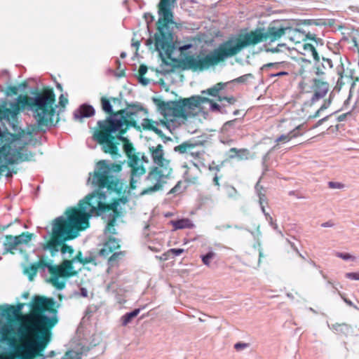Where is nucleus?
Masks as SVG:
<instances>
[{
  "label": "nucleus",
  "mask_w": 359,
  "mask_h": 359,
  "mask_svg": "<svg viewBox=\"0 0 359 359\" xmlns=\"http://www.w3.org/2000/svg\"><path fill=\"white\" fill-rule=\"evenodd\" d=\"M134 153H135L136 155H138V156H139V161H140V165H141L144 168V166H143V165H142V163L141 162V160H142V161H143V162L148 163V162H149V160H148L147 157V156H144V154H142V155H141V159H140V153H135V149H134Z\"/></svg>",
  "instance_id": "nucleus-55"
},
{
  "label": "nucleus",
  "mask_w": 359,
  "mask_h": 359,
  "mask_svg": "<svg viewBox=\"0 0 359 359\" xmlns=\"http://www.w3.org/2000/svg\"><path fill=\"white\" fill-rule=\"evenodd\" d=\"M303 127V124L299 125L294 130L289 132L290 139L295 138L297 137L302 135L303 133H301V130H302Z\"/></svg>",
  "instance_id": "nucleus-41"
},
{
  "label": "nucleus",
  "mask_w": 359,
  "mask_h": 359,
  "mask_svg": "<svg viewBox=\"0 0 359 359\" xmlns=\"http://www.w3.org/2000/svg\"><path fill=\"white\" fill-rule=\"evenodd\" d=\"M171 0H161L158 4L159 18L157 21L158 32L155 34V46L160 55L164 53L170 57L174 49L172 34L169 30L168 24L172 23L173 15L170 8ZM175 0H172L174 3Z\"/></svg>",
  "instance_id": "nucleus-9"
},
{
  "label": "nucleus",
  "mask_w": 359,
  "mask_h": 359,
  "mask_svg": "<svg viewBox=\"0 0 359 359\" xmlns=\"http://www.w3.org/2000/svg\"><path fill=\"white\" fill-rule=\"evenodd\" d=\"M35 263L37 272L45 273L46 270L50 274V283L57 290H62L65 287L66 278L76 276L77 272L72 267V261H63L60 265L52 264L42 257Z\"/></svg>",
  "instance_id": "nucleus-10"
},
{
  "label": "nucleus",
  "mask_w": 359,
  "mask_h": 359,
  "mask_svg": "<svg viewBox=\"0 0 359 359\" xmlns=\"http://www.w3.org/2000/svg\"><path fill=\"white\" fill-rule=\"evenodd\" d=\"M56 302L52 298L36 296L30 304L32 312L27 317V331L34 339L25 342L17 351L19 359H33L43 351L51 339V329L58 323Z\"/></svg>",
  "instance_id": "nucleus-2"
},
{
  "label": "nucleus",
  "mask_w": 359,
  "mask_h": 359,
  "mask_svg": "<svg viewBox=\"0 0 359 359\" xmlns=\"http://www.w3.org/2000/svg\"><path fill=\"white\" fill-rule=\"evenodd\" d=\"M0 315L5 317L9 321L13 320L17 317L13 311V306L6 305L4 308L0 307Z\"/></svg>",
  "instance_id": "nucleus-27"
},
{
  "label": "nucleus",
  "mask_w": 359,
  "mask_h": 359,
  "mask_svg": "<svg viewBox=\"0 0 359 359\" xmlns=\"http://www.w3.org/2000/svg\"><path fill=\"white\" fill-rule=\"evenodd\" d=\"M288 74V72H285V71H279L278 72H274V73H270L269 74V76L271 77V78H273V77H276V76H286Z\"/></svg>",
  "instance_id": "nucleus-54"
},
{
  "label": "nucleus",
  "mask_w": 359,
  "mask_h": 359,
  "mask_svg": "<svg viewBox=\"0 0 359 359\" xmlns=\"http://www.w3.org/2000/svg\"><path fill=\"white\" fill-rule=\"evenodd\" d=\"M246 46L247 34H243L242 37L231 38L207 54L200 52L198 55L185 56L180 65L183 69L203 72L236 55Z\"/></svg>",
  "instance_id": "nucleus-4"
},
{
  "label": "nucleus",
  "mask_w": 359,
  "mask_h": 359,
  "mask_svg": "<svg viewBox=\"0 0 359 359\" xmlns=\"http://www.w3.org/2000/svg\"><path fill=\"white\" fill-rule=\"evenodd\" d=\"M228 83H218L213 86L212 87L207 89L206 90H203V93H207L209 95L213 97H217L218 101L223 102L226 101L228 104H231L234 103L235 98L233 97H226L222 95L221 91L224 89V88L227 85Z\"/></svg>",
  "instance_id": "nucleus-17"
},
{
  "label": "nucleus",
  "mask_w": 359,
  "mask_h": 359,
  "mask_svg": "<svg viewBox=\"0 0 359 359\" xmlns=\"http://www.w3.org/2000/svg\"><path fill=\"white\" fill-rule=\"evenodd\" d=\"M140 312V309H135L131 312L126 313L121 317V324L126 326L132 320L135 318Z\"/></svg>",
  "instance_id": "nucleus-30"
},
{
  "label": "nucleus",
  "mask_w": 359,
  "mask_h": 359,
  "mask_svg": "<svg viewBox=\"0 0 359 359\" xmlns=\"http://www.w3.org/2000/svg\"><path fill=\"white\" fill-rule=\"evenodd\" d=\"M32 93L33 97L20 95L13 102L4 101L0 105V120L8 123L14 121L21 108L27 107L33 112L39 126L50 123L55 115V95L53 89L47 88L42 92Z\"/></svg>",
  "instance_id": "nucleus-3"
},
{
  "label": "nucleus",
  "mask_w": 359,
  "mask_h": 359,
  "mask_svg": "<svg viewBox=\"0 0 359 359\" xmlns=\"http://www.w3.org/2000/svg\"><path fill=\"white\" fill-rule=\"evenodd\" d=\"M23 306H24V304L22 303L18 304L16 306H13V311H15L16 316H19Z\"/></svg>",
  "instance_id": "nucleus-56"
},
{
  "label": "nucleus",
  "mask_w": 359,
  "mask_h": 359,
  "mask_svg": "<svg viewBox=\"0 0 359 359\" xmlns=\"http://www.w3.org/2000/svg\"><path fill=\"white\" fill-rule=\"evenodd\" d=\"M71 226L69 219L64 215L53 219L51 231H48L47 234L43 236L45 242L40 244L43 250L49 251L52 256L61 251L63 255L69 254V257H71L74 250L65 242L75 238L80 231L70 230Z\"/></svg>",
  "instance_id": "nucleus-6"
},
{
  "label": "nucleus",
  "mask_w": 359,
  "mask_h": 359,
  "mask_svg": "<svg viewBox=\"0 0 359 359\" xmlns=\"http://www.w3.org/2000/svg\"><path fill=\"white\" fill-rule=\"evenodd\" d=\"M264 47L265 48V51L267 52V53H280V52H283V48H284L285 50H287V47H286V45L285 43H278L276 47H268L265 45H264Z\"/></svg>",
  "instance_id": "nucleus-36"
},
{
  "label": "nucleus",
  "mask_w": 359,
  "mask_h": 359,
  "mask_svg": "<svg viewBox=\"0 0 359 359\" xmlns=\"http://www.w3.org/2000/svg\"><path fill=\"white\" fill-rule=\"evenodd\" d=\"M144 18L147 24L151 22L154 20V16L149 13H144Z\"/></svg>",
  "instance_id": "nucleus-60"
},
{
  "label": "nucleus",
  "mask_w": 359,
  "mask_h": 359,
  "mask_svg": "<svg viewBox=\"0 0 359 359\" xmlns=\"http://www.w3.org/2000/svg\"><path fill=\"white\" fill-rule=\"evenodd\" d=\"M183 189H182V182L179 181L174 187H172L170 191L168 193V194H179L182 193Z\"/></svg>",
  "instance_id": "nucleus-43"
},
{
  "label": "nucleus",
  "mask_w": 359,
  "mask_h": 359,
  "mask_svg": "<svg viewBox=\"0 0 359 359\" xmlns=\"http://www.w3.org/2000/svg\"><path fill=\"white\" fill-rule=\"evenodd\" d=\"M170 252L175 256H179L184 252V250L181 248H172L170 250Z\"/></svg>",
  "instance_id": "nucleus-58"
},
{
  "label": "nucleus",
  "mask_w": 359,
  "mask_h": 359,
  "mask_svg": "<svg viewBox=\"0 0 359 359\" xmlns=\"http://www.w3.org/2000/svg\"><path fill=\"white\" fill-rule=\"evenodd\" d=\"M149 151L151 154L153 163L161 169L171 168L170 166V161L164 157L163 147L159 144L157 146L149 147Z\"/></svg>",
  "instance_id": "nucleus-15"
},
{
  "label": "nucleus",
  "mask_w": 359,
  "mask_h": 359,
  "mask_svg": "<svg viewBox=\"0 0 359 359\" xmlns=\"http://www.w3.org/2000/svg\"><path fill=\"white\" fill-rule=\"evenodd\" d=\"M327 285H330L332 286V292L333 294H336V293L338 294V292H339L338 288L337 287V286L331 280H327Z\"/></svg>",
  "instance_id": "nucleus-61"
},
{
  "label": "nucleus",
  "mask_w": 359,
  "mask_h": 359,
  "mask_svg": "<svg viewBox=\"0 0 359 359\" xmlns=\"http://www.w3.org/2000/svg\"><path fill=\"white\" fill-rule=\"evenodd\" d=\"M336 56L338 57L337 54ZM339 59L340 64L336 68L337 73L339 76L337 81V84H339L341 82V80L343 79L344 74V65L343 63V57L341 56H339Z\"/></svg>",
  "instance_id": "nucleus-37"
},
{
  "label": "nucleus",
  "mask_w": 359,
  "mask_h": 359,
  "mask_svg": "<svg viewBox=\"0 0 359 359\" xmlns=\"http://www.w3.org/2000/svg\"><path fill=\"white\" fill-rule=\"evenodd\" d=\"M237 122H238V121L236 119L226 122L223 126V130H227L229 128L233 127L234 126V124L236 123Z\"/></svg>",
  "instance_id": "nucleus-57"
},
{
  "label": "nucleus",
  "mask_w": 359,
  "mask_h": 359,
  "mask_svg": "<svg viewBox=\"0 0 359 359\" xmlns=\"http://www.w3.org/2000/svg\"><path fill=\"white\" fill-rule=\"evenodd\" d=\"M338 294L340 296V297L344 300V302L348 306H353L355 309H358V307L348 299L345 297L344 294L341 293V292H338Z\"/></svg>",
  "instance_id": "nucleus-47"
},
{
  "label": "nucleus",
  "mask_w": 359,
  "mask_h": 359,
  "mask_svg": "<svg viewBox=\"0 0 359 359\" xmlns=\"http://www.w3.org/2000/svg\"><path fill=\"white\" fill-rule=\"evenodd\" d=\"M108 216V222L105 228V233L109 234H116L115 224L116 219L123 215V209L121 207H117L111 212L105 214Z\"/></svg>",
  "instance_id": "nucleus-18"
},
{
  "label": "nucleus",
  "mask_w": 359,
  "mask_h": 359,
  "mask_svg": "<svg viewBox=\"0 0 359 359\" xmlns=\"http://www.w3.org/2000/svg\"><path fill=\"white\" fill-rule=\"evenodd\" d=\"M59 103L61 106L65 107L68 103V100L61 95L59 97Z\"/></svg>",
  "instance_id": "nucleus-62"
},
{
  "label": "nucleus",
  "mask_w": 359,
  "mask_h": 359,
  "mask_svg": "<svg viewBox=\"0 0 359 359\" xmlns=\"http://www.w3.org/2000/svg\"><path fill=\"white\" fill-rule=\"evenodd\" d=\"M170 222L175 229H182L192 226L191 222L189 219H181L175 221H171Z\"/></svg>",
  "instance_id": "nucleus-28"
},
{
  "label": "nucleus",
  "mask_w": 359,
  "mask_h": 359,
  "mask_svg": "<svg viewBox=\"0 0 359 359\" xmlns=\"http://www.w3.org/2000/svg\"><path fill=\"white\" fill-rule=\"evenodd\" d=\"M123 124L121 120L107 117L97 121V127L93 134V139L102 147V151L110 154L113 158L120 156L117 135H121Z\"/></svg>",
  "instance_id": "nucleus-8"
},
{
  "label": "nucleus",
  "mask_w": 359,
  "mask_h": 359,
  "mask_svg": "<svg viewBox=\"0 0 359 359\" xmlns=\"http://www.w3.org/2000/svg\"><path fill=\"white\" fill-rule=\"evenodd\" d=\"M255 191L256 194L259 197V203L261 210H262V212L264 213V215H265L266 219L269 221L270 219V217H271L268 212H266L265 208L264 205V202H265L266 199V196H265L266 191H265L264 188L259 184V180L256 183V184L255 186Z\"/></svg>",
  "instance_id": "nucleus-23"
},
{
  "label": "nucleus",
  "mask_w": 359,
  "mask_h": 359,
  "mask_svg": "<svg viewBox=\"0 0 359 359\" xmlns=\"http://www.w3.org/2000/svg\"><path fill=\"white\" fill-rule=\"evenodd\" d=\"M153 101L158 107L161 114L170 121L176 118L187 119L191 110L198 108L201 104L209 103L212 111H219L220 106L212 100L199 95L191 96L188 98H182L177 101L164 102L158 98H153Z\"/></svg>",
  "instance_id": "nucleus-7"
},
{
  "label": "nucleus",
  "mask_w": 359,
  "mask_h": 359,
  "mask_svg": "<svg viewBox=\"0 0 359 359\" xmlns=\"http://www.w3.org/2000/svg\"><path fill=\"white\" fill-rule=\"evenodd\" d=\"M300 24L306 25V26H311V25L325 26L327 25L325 22V20L323 19H305V20H302L301 21Z\"/></svg>",
  "instance_id": "nucleus-33"
},
{
  "label": "nucleus",
  "mask_w": 359,
  "mask_h": 359,
  "mask_svg": "<svg viewBox=\"0 0 359 359\" xmlns=\"http://www.w3.org/2000/svg\"><path fill=\"white\" fill-rule=\"evenodd\" d=\"M62 359H81V353L73 350L66 352Z\"/></svg>",
  "instance_id": "nucleus-39"
},
{
  "label": "nucleus",
  "mask_w": 359,
  "mask_h": 359,
  "mask_svg": "<svg viewBox=\"0 0 359 359\" xmlns=\"http://www.w3.org/2000/svg\"><path fill=\"white\" fill-rule=\"evenodd\" d=\"M290 135H289V133L286 135H281L280 137H278L276 142H288L289 140H290Z\"/></svg>",
  "instance_id": "nucleus-53"
},
{
  "label": "nucleus",
  "mask_w": 359,
  "mask_h": 359,
  "mask_svg": "<svg viewBox=\"0 0 359 359\" xmlns=\"http://www.w3.org/2000/svg\"><path fill=\"white\" fill-rule=\"evenodd\" d=\"M139 82L144 86H147L149 84V80L147 78L143 77V76H140L139 79Z\"/></svg>",
  "instance_id": "nucleus-64"
},
{
  "label": "nucleus",
  "mask_w": 359,
  "mask_h": 359,
  "mask_svg": "<svg viewBox=\"0 0 359 359\" xmlns=\"http://www.w3.org/2000/svg\"><path fill=\"white\" fill-rule=\"evenodd\" d=\"M251 235L253 237L254 239V243L252 244V247L254 249L257 250L259 252V259L257 262V266H259L261 259L262 257H264L263 249L262 248V243H261V238H262V233L259 231V226H258L255 231H250Z\"/></svg>",
  "instance_id": "nucleus-22"
},
{
  "label": "nucleus",
  "mask_w": 359,
  "mask_h": 359,
  "mask_svg": "<svg viewBox=\"0 0 359 359\" xmlns=\"http://www.w3.org/2000/svg\"><path fill=\"white\" fill-rule=\"evenodd\" d=\"M333 67L332 60L328 57L319 56V65H316V60H314L315 74L317 76H321L325 74V70L332 69Z\"/></svg>",
  "instance_id": "nucleus-21"
},
{
  "label": "nucleus",
  "mask_w": 359,
  "mask_h": 359,
  "mask_svg": "<svg viewBox=\"0 0 359 359\" xmlns=\"http://www.w3.org/2000/svg\"><path fill=\"white\" fill-rule=\"evenodd\" d=\"M336 256L337 257H339L344 260H346V261H348V260H354L355 259V257H353L351 255H350L349 253H347V252H337L336 253Z\"/></svg>",
  "instance_id": "nucleus-45"
},
{
  "label": "nucleus",
  "mask_w": 359,
  "mask_h": 359,
  "mask_svg": "<svg viewBox=\"0 0 359 359\" xmlns=\"http://www.w3.org/2000/svg\"><path fill=\"white\" fill-rule=\"evenodd\" d=\"M101 105L102 109L105 112L109 114V116L114 112L113 111L112 105L110 102V100L106 98L105 97H101Z\"/></svg>",
  "instance_id": "nucleus-34"
},
{
  "label": "nucleus",
  "mask_w": 359,
  "mask_h": 359,
  "mask_svg": "<svg viewBox=\"0 0 359 359\" xmlns=\"http://www.w3.org/2000/svg\"><path fill=\"white\" fill-rule=\"evenodd\" d=\"M95 114V109L88 104H81L74 112V118L76 120L82 121L84 118H89Z\"/></svg>",
  "instance_id": "nucleus-19"
},
{
  "label": "nucleus",
  "mask_w": 359,
  "mask_h": 359,
  "mask_svg": "<svg viewBox=\"0 0 359 359\" xmlns=\"http://www.w3.org/2000/svg\"><path fill=\"white\" fill-rule=\"evenodd\" d=\"M17 238H15L14 236L11 235H6L5 236V240L3 243L4 245V252L3 255L7 254V253H11L14 254V250H17L18 246H19V244L17 241Z\"/></svg>",
  "instance_id": "nucleus-25"
},
{
  "label": "nucleus",
  "mask_w": 359,
  "mask_h": 359,
  "mask_svg": "<svg viewBox=\"0 0 359 359\" xmlns=\"http://www.w3.org/2000/svg\"><path fill=\"white\" fill-rule=\"evenodd\" d=\"M147 72V67L144 65H141L139 67V74L140 76H144Z\"/></svg>",
  "instance_id": "nucleus-59"
},
{
  "label": "nucleus",
  "mask_w": 359,
  "mask_h": 359,
  "mask_svg": "<svg viewBox=\"0 0 359 359\" xmlns=\"http://www.w3.org/2000/svg\"><path fill=\"white\" fill-rule=\"evenodd\" d=\"M269 224L270 226L278 233L280 234L282 237L283 236V232L278 229V226L277 225L276 223H275L273 221V219L272 217H270V219L269 220Z\"/></svg>",
  "instance_id": "nucleus-51"
},
{
  "label": "nucleus",
  "mask_w": 359,
  "mask_h": 359,
  "mask_svg": "<svg viewBox=\"0 0 359 359\" xmlns=\"http://www.w3.org/2000/svg\"><path fill=\"white\" fill-rule=\"evenodd\" d=\"M18 87L15 86H9L7 87L6 94L7 96L15 95L18 93Z\"/></svg>",
  "instance_id": "nucleus-46"
},
{
  "label": "nucleus",
  "mask_w": 359,
  "mask_h": 359,
  "mask_svg": "<svg viewBox=\"0 0 359 359\" xmlns=\"http://www.w3.org/2000/svg\"><path fill=\"white\" fill-rule=\"evenodd\" d=\"M331 330L338 334H341L345 337L352 336L354 333V330L352 326L346 323H335L330 327Z\"/></svg>",
  "instance_id": "nucleus-24"
},
{
  "label": "nucleus",
  "mask_w": 359,
  "mask_h": 359,
  "mask_svg": "<svg viewBox=\"0 0 359 359\" xmlns=\"http://www.w3.org/2000/svg\"><path fill=\"white\" fill-rule=\"evenodd\" d=\"M288 29L289 27L270 25L266 30L258 29L255 32H248V52H251V49L259 42H272L280 39ZM252 53L255 54L257 52L252 50Z\"/></svg>",
  "instance_id": "nucleus-11"
},
{
  "label": "nucleus",
  "mask_w": 359,
  "mask_h": 359,
  "mask_svg": "<svg viewBox=\"0 0 359 359\" xmlns=\"http://www.w3.org/2000/svg\"><path fill=\"white\" fill-rule=\"evenodd\" d=\"M285 63L284 62H270L266 64L263 66V69H278L282 67H284Z\"/></svg>",
  "instance_id": "nucleus-42"
},
{
  "label": "nucleus",
  "mask_w": 359,
  "mask_h": 359,
  "mask_svg": "<svg viewBox=\"0 0 359 359\" xmlns=\"http://www.w3.org/2000/svg\"><path fill=\"white\" fill-rule=\"evenodd\" d=\"M159 125H163L167 128L169 127L167 123L163 120H161L160 122H158L149 118H144L142 122V127L144 130H151L154 132L156 135L163 139L164 142H165L167 140H171L170 137H165L162 130L158 128Z\"/></svg>",
  "instance_id": "nucleus-16"
},
{
  "label": "nucleus",
  "mask_w": 359,
  "mask_h": 359,
  "mask_svg": "<svg viewBox=\"0 0 359 359\" xmlns=\"http://www.w3.org/2000/svg\"><path fill=\"white\" fill-rule=\"evenodd\" d=\"M24 274L27 276L30 281L33 280L34 277L36 276L37 270L35 266V263L31 264L29 266L25 267L23 270Z\"/></svg>",
  "instance_id": "nucleus-32"
},
{
  "label": "nucleus",
  "mask_w": 359,
  "mask_h": 359,
  "mask_svg": "<svg viewBox=\"0 0 359 359\" xmlns=\"http://www.w3.org/2000/svg\"><path fill=\"white\" fill-rule=\"evenodd\" d=\"M345 277L354 280H359V273L348 272L345 274Z\"/></svg>",
  "instance_id": "nucleus-50"
},
{
  "label": "nucleus",
  "mask_w": 359,
  "mask_h": 359,
  "mask_svg": "<svg viewBox=\"0 0 359 359\" xmlns=\"http://www.w3.org/2000/svg\"><path fill=\"white\" fill-rule=\"evenodd\" d=\"M124 256V252L122 251L114 252L108 259V264L110 266L116 265L118 260Z\"/></svg>",
  "instance_id": "nucleus-35"
},
{
  "label": "nucleus",
  "mask_w": 359,
  "mask_h": 359,
  "mask_svg": "<svg viewBox=\"0 0 359 359\" xmlns=\"http://www.w3.org/2000/svg\"><path fill=\"white\" fill-rule=\"evenodd\" d=\"M142 111L147 113L142 105L132 104H128L126 109L116 111V113L108 116L115 120H121L123 123L121 130V135H117V138L124 143L123 149L128 159V165L131 168L130 186L133 189L135 188V184L145 173L146 170L140 165L138 155L134 153V147L132 143L127 137H124V135L130 128L140 130V127L137 123V118L138 113Z\"/></svg>",
  "instance_id": "nucleus-5"
},
{
  "label": "nucleus",
  "mask_w": 359,
  "mask_h": 359,
  "mask_svg": "<svg viewBox=\"0 0 359 359\" xmlns=\"http://www.w3.org/2000/svg\"><path fill=\"white\" fill-rule=\"evenodd\" d=\"M17 238L19 245L20 244H28L34 237V234L28 231L22 232L18 236H15Z\"/></svg>",
  "instance_id": "nucleus-31"
},
{
  "label": "nucleus",
  "mask_w": 359,
  "mask_h": 359,
  "mask_svg": "<svg viewBox=\"0 0 359 359\" xmlns=\"http://www.w3.org/2000/svg\"><path fill=\"white\" fill-rule=\"evenodd\" d=\"M215 257V253L212 251H210L206 255L201 256L203 263L208 266H210V260Z\"/></svg>",
  "instance_id": "nucleus-40"
},
{
  "label": "nucleus",
  "mask_w": 359,
  "mask_h": 359,
  "mask_svg": "<svg viewBox=\"0 0 359 359\" xmlns=\"http://www.w3.org/2000/svg\"><path fill=\"white\" fill-rule=\"evenodd\" d=\"M203 143L201 140H189L175 147L174 151L179 154H189L195 158H200L204 154Z\"/></svg>",
  "instance_id": "nucleus-13"
},
{
  "label": "nucleus",
  "mask_w": 359,
  "mask_h": 359,
  "mask_svg": "<svg viewBox=\"0 0 359 359\" xmlns=\"http://www.w3.org/2000/svg\"><path fill=\"white\" fill-rule=\"evenodd\" d=\"M333 97H334V95H333L332 93H331L330 94V95H329L328 99L324 100V102L320 106V110H325V109H327L330 106V104H332V100H333Z\"/></svg>",
  "instance_id": "nucleus-44"
},
{
  "label": "nucleus",
  "mask_w": 359,
  "mask_h": 359,
  "mask_svg": "<svg viewBox=\"0 0 359 359\" xmlns=\"http://www.w3.org/2000/svg\"><path fill=\"white\" fill-rule=\"evenodd\" d=\"M185 180L189 183L195 184L198 181L197 177H189V171H186L184 176Z\"/></svg>",
  "instance_id": "nucleus-49"
},
{
  "label": "nucleus",
  "mask_w": 359,
  "mask_h": 359,
  "mask_svg": "<svg viewBox=\"0 0 359 359\" xmlns=\"http://www.w3.org/2000/svg\"><path fill=\"white\" fill-rule=\"evenodd\" d=\"M303 50L302 53L303 55L311 54L314 60H316V65H319V55L313 44L309 43H304L303 44Z\"/></svg>",
  "instance_id": "nucleus-26"
},
{
  "label": "nucleus",
  "mask_w": 359,
  "mask_h": 359,
  "mask_svg": "<svg viewBox=\"0 0 359 359\" xmlns=\"http://www.w3.org/2000/svg\"><path fill=\"white\" fill-rule=\"evenodd\" d=\"M247 347V344L245 343H237L234 345V348L237 350V351H239L241 349H243Z\"/></svg>",
  "instance_id": "nucleus-63"
},
{
  "label": "nucleus",
  "mask_w": 359,
  "mask_h": 359,
  "mask_svg": "<svg viewBox=\"0 0 359 359\" xmlns=\"http://www.w3.org/2000/svg\"><path fill=\"white\" fill-rule=\"evenodd\" d=\"M330 88V85L327 81H322L321 79L313 78L311 80V89L313 91V95L310 100L305 103L309 107H312L315 103L324 98L327 94Z\"/></svg>",
  "instance_id": "nucleus-14"
},
{
  "label": "nucleus",
  "mask_w": 359,
  "mask_h": 359,
  "mask_svg": "<svg viewBox=\"0 0 359 359\" xmlns=\"http://www.w3.org/2000/svg\"><path fill=\"white\" fill-rule=\"evenodd\" d=\"M119 248V241L114 238H110L104 243L102 248L100 250V255L104 257H107L110 254L114 253V251Z\"/></svg>",
  "instance_id": "nucleus-20"
},
{
  "label": "nucleus",
  "mask_w": 359,
  "mask_h": 359,
  "mask_svg": "<svg viewBox=\"0 0 359 359\" xmlns=\"http://www.w3.org/2000/svg\"><path fill=\"white\" fill-rule=\"evenodd\" d=\"M65 261H72V267L74 269L73 264L75 262H79L83 264L90 263L93 261V258L90 257H84L82 256L81 252H79L75 257H72L71 259H65Z\"/></svg>",
  "instance_id": "nucleus-29"
},
{
  "label": "nucleus",
  "mask_w": 359,
  "mask_h": 359,
  "mask_svg": "<svg viewBox=\"0 0 359 359\" xmlns=\"http://www.w3.org/2000/svg\"><path fill=\"white\" fill-rule=\"evenodd\" d=\"M338 111H334V112H333V113L330 114V115H327V116H326L323 117V118H321V119L318 120V121L316 122V123L315 124V126H313V128H317V127L320 126V125H322L324 122L327 121L331 116H332L333 114H334L337 113Z\"/></svg>",
  "instance_id": "nucleus-48"
},
{
  "label": "nucleus",
  "mask_w": 359,
  "mask_h": 359,
  "mask_svg": "<svg viewBox=\"0 0 359 359\" xmlns=\"http://www.w3.org/2000/svg\"><path fill=\"white\" fill-rule=\"evenodd\" d=\"M122 166L116 163H109L107 160L98 161L93 173L89 174L88 184L93 191L80 201L79 208H68L65 215L69 219L70 230H85L89 226V219L93 215H102L113 209L126 204L127 196H122L107 203V194H120L123 190V183L118 177Z\"/></svg>",
  "instance_id": "nucleus-1"
},
{
  "label": "nucleus",
  "mask_w": 359,
  "mask_h": 359,
  "mask_svg": "<svg viewBox=\"0 0 359 359\" xmlns=\"http://www.w3.org/2000/svg\"><path fill=\"white\" fill-rule=\"evenodd\" d=\"M172 170V168L161 169L159 167H153L145 178L147 187L142 190V194H149L161 190Z\"/></svg>",
  "instance_id": "nucleus-12"
},
{
  "label": "nucleus",
  "mask_w": 359,
  "mask_h": 359,
  "mask_svg": "<svg viewBox=\"0 0 359 359\" xmlns=\"http://www.w3.org/2000/svg\"><path fill=\"white\" fill-rule=\"evenodd\" d=\"M328 186L331 189H341L344 187V184L337 182H329Z\"/></svg>",
  "instance_id": "nucleus-52"
},
{
  "label": "nucleus",
  "mask_w": 359,
  "mask_h": 359,
  "mask_svg": "<svg viewBox=\"0 0 359 359\" xmlns=\"http://www.w3.org/2000/svg\"><path fill=\"white\" fill-rule=\"evenodd\" d=\"M294 31L299 34H302L303 35H304V36L306 39H310V40L314 41L315 42H316V43H320L321 45L323 44L322 39L320 38H316L314 34H312L310 33L306 34L304 30L300 29H295Z\"/></svg>",
  "instance_id": "nucleus-38"
}]
</instances>
